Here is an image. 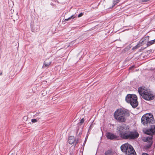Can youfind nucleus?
Segmentation results:
<instances>
[{"label":"nucleus","instance_id":"obj_1","mask_svg":"<svg viewBox=\"0 0 155 155\" xmlns=\"http://www.w3.org/2000/svg\"><path fill=\"white\" fill-rule=\"evenodd\" d=\"M139 94L145 100L150 101L154 98V95L145 87H140L138 89Z\"/></svg>","mask_w":155,"mask_h":155},{"label":"nucleus","instance_id":"obj_2","mask_svg":"<svg viewBox=\"0 0 155 155\" xmlns=\"http://www.w3.org/2000/svg\"><path fill=\"white\" fill-rule=\"evenodd\" d=\"M115 119L121 122H125L126 120V112L122 109L117 110L114 113Z\"/></svg>","mask_w":155,"mask_h":155},{"label":"nucleus","instance_id":"obj_3","mask_svg":"<svg viewBox=\"0 0 155 155\" xmlns=\"http://www.w3.org/2000/svg\"><path fill=\"white\" fill-rule=\"evenodd\" d=\"M125 100L133 107H136L138 105L137 97L135 94H128L125 97Z\"/></svg>","mask_w":155,"mask_h":155},{"label":"nucleus","instance_id":"obj_4","mask_svg":"<svg viewBox=\"0 0 155 155\" xmlns=\"http://www.w3.org/2000/svg\"><path fill=\"white\" fill-rule=\"evenodd\" d=\"M129 129L128 126L123 124L117 127V132L121 138L124 139Z\"/></svg>","mask_w":155,"mask_h":155},{"label":"nucleus","instance_id":"obj_5","mask_svg":"<svg viewBox=\"0 0 155 155\" xmlns=\"http://www.w3.org/2000/svg\"><path fill=\"white\" fill-rule=\"evenodd\" d=\"M120 149L123 152L125 153L126 155H136L133 147L128 143L123 144Z\"/></svg>","mask_w":155,"mask_h":155},{"label":"nucleus","instance_id":"obj_6","mask_svg":"<svg viewBox=\"0 0 155 155\" xmlns=\"http://www.w3.org/2000/svg\"><path fill=\"white\" fill-rule=\"evenodd\" d=\"M145 133L147 134L150 135L149 137H147L145 138L143 140L146 142H149L150 143L149 147H150L152 143V138L153 136L152 135L155 134V125H153L152 126L151 128L147 129L145 131Z\"/></svg>","mask_w":155,"mask_h":155},{"label":"nucleus","instance_id":"obj_7","mask_svg":"<svg viewBox=\"0 0 155 155\" xmlns=\"http://www.w3.org/2000/svg\"><path fill=\"white\" fill-rule=\"evenodd\" d=\"M142 123L145 126H147L149 124H153L154 121L153 115L151 114H146L143 115L141 119Z\"/></svg>","mask_w":155,"mask_h":155},{"label":"nucleus","instance_id":"obj_8","mask_svg":"<svg viewBox=\"0 0 155 155\" xmlns=\"http://www.w3.org/2000/svg\"><path fill=\"white\" fill-rule=\"evenodd\" d=\"M127 134L124 139H133L137 138L139 136V134L135 131H128Z\"/></svg>","mask_w":155,"mask_h":155},{"label":"nucleus","instance_id":"obj_9","mask_svg":"<svg viewBox=\"0 0 155 155\" xmlns=\"http://www.w3.org/2000/svg\"><path fill=\"white\" fill-rule=\"evenodd\" d=\"M106 136L107 139L110 140L114 139L119 140L120 139L119 136H117L113 133L110 132L106 133Z\"/></svg>","mask_w":155,"mask_h":155},{"label":"nucleus","instance_id":"obj_10","mask_svg":"<svg viewBox=\"0 0 155 155\" xmlns=\"http://www.w3.org/2000/svg\"><path fill=\"white\" fill-rule=\"evenodd\" d=\"M68 142L69 143L71 144L75 143V144L76 145L78 143V140L76 141L74 137L72 136L69 137Z\"/></svg>","mask_w":155,"mask_h":155},{"label":"nucleus","instance_id":"obj_11","mask_svg":"<svg viewBox=\"0 0 155 155\" xmlns=\"http://www.w3.org/2000/svg\"><path fill=\"white\" fill-rule=\"evenodd\" d=\"M51 63V61L49 60H45L44 63V64L43 65L42 68H45L46 67H48Z\"/></svg>","mask_w":155,"mask_h":155},{"label":"nucleus","instance_id":"obj_12","mask_svg":"<svg viewBox=\"0 0 155 155\" xmlns=\"http://www.w3.org/2000/svg\"><path fill=\"white\" fill-rule=\"evenodd\" d=\"M148 37V36L146 37L145 38H142L139 41L138 44L140 45V46L143 45L144 44V41Z\"/></svg>","mask_w":155,"mask_h":155},{"label":"nucleus","instance_id":"obj_13","mask_svg":"<svg viewBox=\"0 0 155 155\" xmlns=\"http://www.w3.org/2000/svg\"><path fill=\"white\" fill-rule=\"evenodd\" d=\"M155 43V39L149 41H148L147 44V46H149Z\"/></svg>","mask_w":155,"mask_h":155},{"label":"nucleus","instance_id":"obj_14","mask_svg":"<svg viewBox=\"0 0 155 155\" xmlns=\"http://www.w3.org/2000/svg\"><path fill=\"white\" fill-rule=\"evenodd\" d=\"M105 155H112V152L111 150H108L105 152Z\"/></svg>","mask_w":155,"mask_h":155},{"label":"nucleus","instance_id":"obj_15","mask_svg":"<svg viewBox=\"0 0 155 155\" xmlns=\"http://www.w3.org/2000/svg\"><path fill=\"white\" fill-rule=\"evenodd\" d=\"M40 118V117H37L36 119H31V121L33 123H35L37 122V121H38L39 120Z\"/></svg>","mask_w":155,"mask_h":155},{"label":"nucleus","instance_id":"obj_16","mask_svg":"<svg viewBox=\"0 0 155 155\" xmlns=\"http://www.w3.org/2000/svg\"><path fill=\"white\" fill-rule=\"evenodd\" d=\"M120 1V0H114L113 1V5L112 6V8H113L114 6L118 3Z\"/></svg>","mask_w":155,"mask_h":155},{"label":"nucleus","instance_id":"obj_17","mask_svg":"<svg viewBox=\"0 0 155 155\" xmlns=\"http://www.w3.org/2000/svg\"><path fill=\"white\" fill-rule=\"evenodd\" d=\"M74 18V15H72L71 16V17L65 19L64 21H68L70 20V19H71V18Z\"/></svg>","mask_w":155,"mask_h":155},{"label":"nucleus","instance_id":"obj_18","mask_svg":"<svg viewBox=\"0 0 155 155\" xmlns=\"http://www.w3.org/2000/svg\"><path fill=\"white\" fill-rule=\"evenodd\" d=\"M140 47V45L138 44L136 45L135 46H134L132 48V49L133 50H134L136 49H137Z\"/></svg>","mask_w":155,"mask_h":155},{"label":"nucleus","instance_id":"obj_19","mask_svg":"<svg viewBox=\"0 0 155 155\" xmlns=\"http://www.w3.org/2000/svg\"><path fill=\"white\" fill-rule=\"evenodd\" d=\"M84 120L83 118L81 120L80 123H78V124L81 125V124L84 123Z\"/></svg>","mask_w":155,"mask_h":155},{"label":"nucleus","instance_id":"obj_20","mask_svg":"<svg viewBox=\"0 0 155 155\" xmlns=\"http://www.w3.org/2000/svg\"><path fill=\"white\" fill-rule=\"evenodd\" d=\"M83 13L81 12L80 13L79 15H78V17H81L83 15Z\"/></svg>","mask_w":155,"mask_h":155},{"label":"nucleus","instance_id":"obj_21","mask_svg":"<svg viewBox=\"0 0 155 155\" xmlns=\"http://www.w3.org/2000/svg\"><path fill=\"white\" fill-rule=\"evenodd\" d=\"M150 0H142V2H148L149 1H150Z\"/></svg>","mask_w":155,"mask_h":155},{"label":"nucleus","instance_id":"obj_22","mask_svg":"<svg viewBox=\"0 0 155 155\" xmlns=\"http://www.w3.org/2000/svg\"><path fill=\"white\" fill-rule=\"evenodd\" d=\"M38 116V114H37L35 115H34L33 116L34 117H37Z\"/></svg>","mask_w":155,"mask_h":155},{"label":"nucleus","instance_id":"obj_23","mask_svg":"<svg viewBox=\"0 0 155 155\" xmlns=\"http://www.w3.org/2000/svg\"><path fill=\"white\" fill-rule=\"evenodd\" d=\"M142 155H149L146 153H143L142 154Z\"/></svg>","mask_w":155,"mask_h":155},{"label":"nucleus","instance_id":"obj_24","mask_svg":"<svg viewBox=\"0 0 155 155\" xmlns=\"http://www.w3.org/2000/svg\"><path fill=\"white\" fill-rule=\"evenodd\" d=\"M2 72L0 73V75H2Z\"/></svg>","mask_w":155,"mask_h":155}]
</instances>
